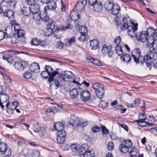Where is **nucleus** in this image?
I'll return each mask as SVG.
<instances>
[{"label":"nucleus","mask_w":157,"mask_h":157,"mask_svg":"<svg viewBox=\"0 0 157 157\" xmlns=\"http://www.w3.org/2000/svg\"><path fill=\"white\" fill-rule=\"evenodd\" d=\"M92 87L95 90H97L99 89V88L102 87V86L100 83L96 82L93 84Z\"/></svg>","instance_id":"nucleus-47"},{"label":"nucleus","mask_w":157,"mask_h":157,"mask_svg":"<svg viewBox=\"0 0 157 157\" xmlns=\"http://www.w3.org/2000/svg\"><path fill=\"white\" fill-rule=\"evenodd\" d=\"M64 45V44L62 42L59 41L57 42L56 46L58 48L61 49L63 48Z\"/></svg>","instance_id":"nucleus-50"},{"label":"nucleus","mask_w":157,"mask_h":157,"mask_svg":"<svg viewBox=\"0 0 157 157\" xmlns=\"http://www.w3.org/2000/svg\"><path fill=\"white\" fill-rule=\"evenodd\" d=\"M90 46L92 49H98L99 46V44L97 40L94 39L90 41Z\"/></svg>","instance_id":"nucleus-27"},{"label":"nucleus","mask_w":157,"mask_h":157,"mask_svg":"<svg viewBox=\"0 0 157 157\" xmlns=\"http://www.w3.org/2000/svg\"><path fill=\"white\" fill-rule=\"evenodd\" d=\"M130 151L128 152L130 154L131 157H136L137 156V149L134 147H132L130 150Z\"/></svg>","instance_id":"nucleus-34"},{"label":"nucleus","mask_w":157,"mask_h":157,"mask_svg":"<svg viewBox=\"0 0 157 157\" xmlns=\"http://www.w3.org/2000/svg\"><path fill=\"white\" fill-rule=\"evenodd\" d=\"M138 117L140 121L137 120L136 121L139 125L142 127H146V125H147L150 126L151 125V124L152 123L151 121H154L153 117H150V119H149V120L148 121V122L144 121L147 119V117L144 113H140Z\"/></svg>","instance_id":"nucleus-3"},{"label":"nucleus","mask_w":157,"mask_h":157,"mask_svg":"<svg viewBox=\"0 0 157 157\" xmlns=\"http://www.w3.org/2000/svg\"><path fill=\"white\" fill-rule=\"evenodd\" d=\"M136 38L138 41L144 42L148 40V36L147 32L143 31L137 34Z\"/></svg>","instance_id":"nucleus-11"},{"label":"nucleus","mask_w":157,"mask_h":157,"mask_svg":"<svg viewBox=\"0 0 157 157\" xmlns=\"http://www.w3.org/2000/svg\"><path fill=\"white\" fill-rule=\"evenodd\" d=\"M33 16V18L35 19L36 21H38L40 19V14L38 13H36L34 14H31Z\"/></svg>","instance_id":"nucleus-51"},{"label":"nucleus","mask_w":157,"mask_h":157,"mask_svg":"<svg viewBox=\"0 0 157 157\" xmlns=\"http://www.w3.org/2000/svg\"><path fill=\"white\" fill-rule=\"evenodd\" d=\"M25 33L23 30H19L17 32L16 35L18 38L20 39V38H23L25 35Z\"/></svg>","instance_id":"nucleus-36"},{"label":"nucleus","mask_w":157,"mask_h":157,"mask_svg":"<svg viewBox=\"0 0 157 157\" xmlns=\"http://www.w3.org/2000/svg\"><path fill=\"white\" fill-rule=\"evenodd\" d=\"M9 2H10V6L11 7H15L16 3V0H12L11 1L10 0Z\"/></svg>","instance_id":"nucleus-64"},{"label":"nucleus","mask_w":157,"mask_h":157,"mask_svg":"<svg viewBox=\"0 0 157 157\" xmlns=\"http://www.w3.org/2000/svg\"><path fill=\"white\" fill-rule=\"evenodd\" d=\"M64 125L63 123L61 122H56L54 124L53 127L55 129L57 130V132H62V131H64Z\"/></svg>","instance_id":"nucleus-21"},{"label":"nucleus","mask_w":157,"mask_h":157,"mask_svg":"<svg viewBox=\"0 0 157 157\" xmlns=\"http://www.w3.org/2000/svg\"><path fill=\"white\" fill-rule=\"evenodd\" d=\"M8 33H6V34L2 31H0V40H1L6 36L7 38H9L10 36H8L7 35Z\"/></svg>","instance_id":"nucleus-48"},{"label":"nucleus","mask_w":157,"mask_h":157,"mask_svg":"<svg viewBox=\"0 0 157 157\" xmlns=\"http://www.w3.org/2000/svg\"><path fill=\"white\" fill-rule=\"evenodd\" d=\"M31 14L38 13L39 11V6L37 4L32 5L30 7Z\"/></svg>","instance_id":"nucleus-31"},{"label":"nucleus","mask_w":157,"mask_h":157,"mask_svg":"<svg viewBox=\"0 0 157 157\" xmlns=\"http://www.w3.org/2000/svg\"><path fill=\"white\" fill-rule=\"evenodd\" d=\"M131 59V56L128 54H126L124 56L123 58V60L125 62L128 64L130 62Z\"/></svg>","instance_id":"nucleus-44"},{"label":"nucleus","mask_w":157,"mask_h":157,"mask_svg":"<svg viewBox=\"0 0 157 157\" xmlns=\"http://www.w3.org/2000/svg\"><path fill=\"white\" fill-rule=\"evenodd\" d=\"M59 78H61L65 81H67L71 78V76L67 74H60Z\"/></svg>","instance_id":"nucleus-38"},{"label":"nucleus","mask_w":157,"mask_h":157,"mask_svg":"<svg viewBox=\"0 0 157 157\" xmlns=\"http://www.w3.org/2000/svg\"><path fill=\"white\" fill-rule=\"evenodd\" d=\"M100 129V127L98 126H94L91 129L92 131L94 132H98Z\"/></svg>","instance_id":"nucleus-62"},{"label":"nucleus","mask_w":157,"mask_h":157,"mask_svg":"<svg viewBox=\"0 0 157 157\" xmlns=\"http://www.w3.org/2000/svg\"><path fill=\"white\" fill-rule=\"evenodd\" d=\"M21 11L24 16H27L29 14H31V9L29 7L24 6L22 9Z\"/></svg>","instance_id":"nucleus-30"},{"label":"nucleus","mask_w":157,"mask_h":157,"mask_svg":"<svg viewBox=\"0 0 157 157\" xmlns=\"http://www.w3.org/2000/svg\"><path fill=\"white\" fill-rule=\"evenodd\" d=\"M2 58L4 60H6L10 63H11L13 62V58L11 56L6 55L2 56Z\"/></svg>","instance_id":"nucleus-37"},{"label":"nucleus","mask_w":157,"mask_h":157,"mask_svg":"<svg viewBox=\"0 0 157 157\" xmlns=\"http://www.w3.org/2000/svg\"><path fill=\"white\" fill-rule=\"evenodd\" d=\"M114 147L113 143L112 142H109L108 144L107 148L109 150L112 151L113 150Z\"/></svg>","instance_id":"nucleus-54"},{"label":"nucleus","mask_w":157,"mask_h":157,"mask_svg":"<svg viewBox=\"0 0 157 157\" xmlns=\"http://www.w3.org/2000/svg\"><path fill=\"white\" fill-rule=\"evenodd\" d=\"M153 43V48L154 49H157V39L154 38L152 40Z\"/></svg>","instance_id":"nucleus-56"},{"label":"nucleus","mask_w":157,"mask_h":157,"mask_svg":"<svg viewBox=\"0 0 157 157\" xmlns=\"http://www.w3.org/2000/svg\"><path fill=\"white\" fill-rule=\"evenodd\" d=\"M157 56L156 51L155 49L153 48L147 52L145 56L144 62L146 64L147 66L150 67L151 66V59Z\"/></svg>","instance_id":"nucleus-5"},{"label":"nucleus","mask_w":157,"mask_h":157,"mask_svg":"<svg viewBox=\"0 0 157 157\" xmlns=\"http://www.w3.org/2000/svg\"><path fill=\"white\" fill-rule=\"evenodd\" d=\"M86 59L87 61L93 63L94 64L101 66V63L100 61L97 58H95L91 56H89L86 58Z\"/></svg>","instance_id":"nucleus-20"},{"label":"nucleus","mask_w":157,"mask_h":157,"mask_svg":"<svg viewBox=\"0 0 157 157\" xmlns=\"http://www.w3.org/2000/svg\"><path fill=\"white\" fill-rule=\"evenodd\" d=\"M33 131L36 132H39L41 129V127L40 124L37 123L35 124L33 126Z\"/></svg>","instance_id":"nucleus-41"},{"label":"nucleus","mask_w":157,"mask_h":157,"mask_svg":"<svg viewBox=\"0 0 157 157\" xmlns=\"http://www.w3.org/2000/svg\"><path fill=\"white\" fill-rule=\"evenodd\" d=\"M120 10V6L117 4H114L110 12L113 15L115 16L118 14Z\"/></svg>","instance_id":"nucleus-18"},{"label":"nucleus","mask_w":157,"mask_h":157,"mask_svg":"<svg viewBox=\"0 0 157 157\" xmlns=\"http://www.w3.org/2000/svg\"><path fill=\"white\" fill-rule=\"evenodd\" d=\"M12 108L14 109L16 108L18 106V103L17 101H14L12 103Z\"/></svg>","instance_id":"nucleus-61"},{"label":"nucleus","mask_w":157,"mask_h":157,"mask_svg":"<svg viewBox=\"0 0 157 157\" xmlns=\"http://www.w3.org/2000/svg\"><path fill=\"white\" fill-rule=\"evenodd\" d=\"M72 26L70 24H68L67 25L63 27L62 28V30H65L68 29H72Z\"/></svg>","instance_id":"nucleus-63"},{"label":"nucleus","mask_w":157,"mask_h":157,"mask_svg":"<svg viewBox=\"0 0 157 157\" xmlns=\"http://www.w3.org/2000/svg\"><path fill=\"white\" fill-rule=\"evenodd\" d=\"M101 128L103 134H107L109 133L108 130L106 128L105 126H101Z\"/></svg>","instance_id":"nucleus-60"},{"label":"nucleus","mask_w":157,"mask_h":157,"mask_svg":"<svg viewBox=\"0 0 157 157\" xmlns=\"http://www.w3.org/2000/svg\"><path fill=\"white\" fill-rule=\"evenodd\" d=\"M138 25L137 23H134L132 26H129L128 28L127 33L131 37H136L137 34L135 32L138 29Z\"/></svg>","instance_id":"nucleus-9"},{"label":"nucleus","mask_w":157,"mask_h":157,"mask_svg":"<svg viewBox=\"0 0 157 157\" xmlns=\"http://www.w3.org/2000/svg\"><path fill=\"white\" fill-rule=\"evenodd\" d=\"M53 81H54L55 84L57 87H60L61 86V85L59 84L60 82V80L57 78H55L54 79H53Z\"/></svg>","instance_id":"nucleus-58"},{"label":"nucleus","mask_w":157,"mask_h":157,"mask_svg":"<svg viewBox=\"0 0 157 157\" xmlns=\"http://www.w3.org/2000/svg\"><path fill=\"white\" fill-rule=\"evenodd\" d=\"M87 2L86 0H83L78 2L75 5L76 10L80 12L84 10Z\"/></svg>","instance_id":"nucleus-13"},{"label":"nucleus","mask_w":157,"mask_h":157,"mask_svg":"<svg viewBox=\"0 0 157 157\" xmlns=\"http://www.w3.org/2000/svg\"><path fill=\"white\" fill-rule=\"evenodd\" d=\"M40 153L37 150H35L33 152L32 156V157H39Z\"/></svg>","instance_id":"nucleus-52"},{"label":"nucleus","mask_w":157,"mask_h":157,"mask_svg":"<svg viewBox=\"0 0 157 157\" xmlns=\"http://www.w3.org/2000/svg\"><path fill=\"white\" fill-rule=\"evenodd\" d=\"M88 150V146L86 144H84L81 146H79L78 151V153L83 155L85 152Z\"/></svg>","instance_id":"nucleus-23"},{"label":"nucleus","mask_w":157,"mask_h":157,"mask_svg":"<svg viewBox=\"0 0 157 157\" xmlns=\"http://www.w3.org/2000/svg\"><path fill=\"white\" fill-rule=\"evenodd\" d=\"M126 18H123L121 17L120 18L116 17L114 20L115 25L120 26V28L122 31L125 30L129 26L128 25V22L127 21Z\"/></svg>","instance_id":"nucleus-2"},{"label":"nucleus","mask_w":157,"mask_h":157,"mask_svg":"<svg viewBox=\"0 0 157 157\" xmlns=\"http://www.w3.org/2000/svg\"><path fill=\"white\" fill-rule=\"evenodd\" d=\"M102 53L104 54H107L109 57H112L113 53V51L111 50V47L110 46H107L105 44L102 47L101 49Z\"/></svg>","instance_id":"nucleus-14"},{"label":"nucleus","mask_w":157,"mask_h":157,"mask_svg":"<svg viewBox=\"0 0 157 157\" xmlns=\"http://www.w3.org/2000/svg\"><path fill=\"white\" fill-rule=\"evenodd\" d=\"M45 71H43L41 73V76L44 78H47L48 77L49 78L48 81L50 83L53 81V78L58 74L57 70L54 71L52 68L49 66H46L45 67Z\"/></svg>","instance_id":"nucleus-1"},{"label":"nucleus","mask_w":157,"mask_h":157,"mask_svg":"<svg viewBox=\"0 0 157 157\" xmlns=\"http://www.w3.org/2000/svg\"><path fill=\"white\" fill-rule=\"evenodd\" d=\"M54 26V25L52 23L50 25V27L47 28L45 31V35L47 36H49L51 35L53 33V27Z\"/></svg>","instance_id":"nucleus-33"},{"label":"nucleus","mask_w":157,"mask_h":157,"mask_svg":"<svg viewBox=\"0 0 157 157\" xmlns=\"http://www.w3.org/2000/svg\"><path fill=\"white\" fill-rule=\"evenodd\" d=\"M32 72L30 71H27L24 72L23 74V77L27 79H30L32 76Z\"/></svg>","instance_id":"nucleus-39"},{"label":"nucleus","mask_w":157,"mask_h":157,"mask_svg":"<svg viewBox=\"0 0 157 157\" xmlns=\"http://www.w3.org/2000/svg\"><path fill=\"white\" fill-rule=\"evenodd\" d=\"M57 142L58 143L62 144L65 141L66 133L64 131L57 132Z\"/></svg>","instance_id":"nucleus-15"},{"label":"nucleus","mask_w":157,"mask_h":157,"mask_svg":"<svg viewBox=\"0 0 157 157\" xmlns=\"http://www.w3.org/2000/svg\"><path fill=\"white\" fill-rule=\"evenodd\" d=\"M79 147V146L74 144L71 146V150L73 151H78Z\"/></svg>","instance_id":"nucleus-49"},{"label":"nucleus","mask_w":157,"mask_h":157,"mask_svg":"<svg viewBox=\"0 0 157 157\" xmlns=\"http://www.w3.org/2000/svg\"><path fill=\"white\" fill-rule=\"evenodd\" d=\"M30 70L34 73H38L40 71V67L39 65L36 63H32L30 66Z\"/></svg>","instance_id":"nucleus-26"},{"label":"nucleus","mask_w":157,"mask_h":157,"mask_svg":"<svg viewBox=\"0 0 157 157\" xmlns=\"http://www.w3.org/2000/svg\"><path fill=\"white\" fill-rule=\"evenodd\" d=\"M40 40L37 38H35L32 40L31 43L35 45H37L39 44Z\"/></svg>","instance_id":"nucleus-57"},{"label":"nucleus","mask_w":157,"mask_h":157,"mask_svg":"<svg viewBox=\"0 0 157 157\" xmlns=\"http://www.w3.org/2000/svg\"><path fill=\"white\" fill-rule=\"evenodd\" d=\"M85 35V34H81V35L78 38L79 40L82 42L86 41Z\"/></svg>","instance_id":"nucleus-53"},{"label":"nucleus","mask_w":157,"mask_h":157,"mask_svg":"<svg viewBox=\"0 0 157 157\" xmlns=\"http://www.w3.org/2000/svg\"><path fill=\"white\" fill-rule=\"evenodd\" d=\"M46 10L44 9V10L41 11L40 12V18L43 21L48 22L49 20V17L47 15L46 12Z\"/></svg>","instance_id":"nucleus-19"},{"label":"nucleus","mask_w":157,"mask_h":157,"mask_svg":"<svg viewBox=\"0 0 157 157\" xmlns=\"http://www.w3.org/2000/svg\"><path fill=\"white\" fill-rule=\"evenodd\" d=\"M146 32L148 36H149L148 38H151V40H153L154 38L157 39V32L152 27L148 28Z\"/></svg>","instance_id":"nucleus-12"},{"label":"nucleus","mask_w":157,"mask_h":157,"mask_svg":"<svg viewBox=\"0 0 157 157\" xmlns=\"http://www.w3.org/2000/svg\"><path fill=\"white\" fill-rule=\"evenodd\" d=\"M132 55L134 62L138 63L139 62L143 63L144 61L145 56L140 55L141 52L139 49H135L132 52Z\"/></svg>","instance_id":"nucleus-6"},{"label":"nucleus","mask_w":157,"mask_h":157,"mask_svg":"<svg viewBox=\"0 0 157 157\" xmlns=\"http://www.w3.org/2000/svg\"><path fill=\"white\" fill-rule=\"evenodd\" d=\"M20 40V39L18 38L16 36L13 35L11 38L10 40L13 44H16L19 43Z\"/></svg>","instance_id":"nucleus-43"},{"label":"nucleus","mask_w":157,"mask_h":157,"mask_svg":"<svg viewBox=\"0 0 157 157\" xmlns=\"http://www.w3.org/2000/svg\"><path fill=\"white\" fill-rule=\"evenodd\" d=\"M70 18L74 21H76L79 18V15L77 12L74 10L72 11L70 14Z\"/></svg>","instance_id":"nucleus-28"},{"label":"nucleus","mask_w":157,"mask_h":157,"mask_svg":"<svg viewBox=\"0 0 157 157\" xmlns=\"http://www.w3.org/2000/svg\"><path fill=\"white\" fill-rule=\"evenodd\" d=\"M115 43L116 44L115 47V50L116 54L121 57L123 56L124 53H123L121 45L120 44L121 41V37L120 36H117L114 39Z\"/></svg>","instance_id":"nucleus-7"},{"label":"nucleus","mask_w":157,"mask_h":157,"mask_svg":"<svg viewBox=\"0 0 157 157\" xmlns=\"http://www.w3.org/2000/svg\"><path fill=\"white\" fill-rule=\"evenodd\" d=\"M83 156L84 157H94V153L92 150L87 151L84 154Z\"/></svg>","instance_id":"nucleus-35"},{"label":"nucleus","mask_w":157,"mask_h":157,"mask_svg":"<svg viewBox=\"0 0 157 157\" xmlns=\"http://www.w3.org/2000/svg\"><path fill=\"white\" fill-rule=\"evenodd\" d=\"M140 102L141 99L140 98H138L136 99L135 100H134L133 101V103L135 107L138 105L140 103Z\"/></svg>","instance_id":"nucleus-55"},{"label":"nucleus","mask_w":157,"mask_h":157,"mask_svg":"<svg viewBox=\"0 0 157 157\" xmlns=\"http://www.w3.org/2000/svg\"><path fill=\"white\" fill-rule=\"evenodd\" d=\"M14 66L17 70L21 71L28 66V63L25 61H17L15 63Z\"/></svg>","instance_id":"nucleus-10"},{"label":"nucleus","mask_w":157,"mask_h":157,"mask_svg":"<svg viewBox=\"0 0 157 157\" xmlns=\"http://www.w3.org/2000/svg\"><path fill=\"white\" fill-rule=\"evenodd\" d=\"M79 29L80 34H86V33H87V29L86 27L85 26H81Z\"/></svg>","instance_id":"nucleus-45"},{"label":"nucleus","mask_w":157,"mask_h":157,"mask_svg":"<svg viewBox=\"0 0 157 157\" xmlns=\"http://www.w3.org/2000/svg\"><path fill=\"white\" fill-rule=\"evenodd\" d=\"M69 94L71 98H75L78 95V92L76 88H74L70 91Z\"/></svg>","instance_id":"nucleus-32"},{"label":"nucleus","mask_w":157,"mask_h":157,"mask_svg":"<svg viewBox=\"0 0 157 157\" xmlns=\"http://www.w3.org/2000/svg\"><path fill=\"white\" fill-rule=\"evenodd\" d=\"M4 15L5 16L9 18H11L13 17L14 15L13 12L11 10H9L4 12Z\"/></svg>","instance_id":"nucleus-40"},{"label":"nucleus","mask_w":157,"mask_h":157,"mask_svg":"<svg viewBox=\"0 0 157 157\" xmlns=\"http://www.w3.org/2000/svg\"><path fill=\"white\" fill-rule=\"evenodd\" d=\"M146 44V47L147 49H150L152 47H153L152 40H151V38H148Z\"/></svg>","instance_id":"nucleus-42"},{"label":"nucleus","mask_w":157,"mask_h":157,"mask_svg":"<svg viewBox=\"0 0 157 157\" xmlns=\"http://www.w3.org/2000/svg\"><path fill=\"white\" fill-rule=\"evenodd\" d=\"M7 147V145L6 143H0V152L2 154H5V157H9L11 155V150Z\"/></svg>","instance_id":"nucleus-8"},{"label":"nucleus","mask_w":157,"mask_h":157,"mask_svg":"<svg viewBox=\"0 0 157 157\" xmlns=\"http://www.w3.org/2000/svg\"><path fill=\"white\" fill-rule=\"evenodd\" d=\"M95 91L97 96L99 99H101L104 96L105 91L103 87L99 88Z\"/></svg>","instance_id":"nucleus-24"},{"label":"nucleus","mask_w":157,"mask_h":157,"mask_svg":"<svg viewBox=\"0 0 157 157\" xmlns=\"http://www.w3.org/2000/svg\"><path fill=\"white\" fill-rule=\"evenodd\" d=\"M114 4L112 0H108L105 3L104 8L107 11H110Z\"/></svg>","instance_id":"nucleus-22"},{"label":"nucleus","mask_w":157,"mask_h":157,"mask_svg":"<svg viewBox=\"0 0 157 157\" xmlns=\"http://www.w3.org/2000/svg\"><path fill=\"white\" fill-rule=\"evenodd\" d=\"M6 87L3 86H0V95L4 96V94H6Z\"/></svg>","instance_id":"nucleus-46"},{"label":"nucleus","mask_w":157,"mask_h":157,"mask_svg":"<svg viewBox=\"0 0 157 157\" xmlns=\"http://www.w3.org/2000/svg\"><path fill=\"white\" fill-rule=\"evenodd\" d=\"M132 147V143L131 140H126L122 142L119 147L120 151L122 153H126L129 152Z\"/></svg>","instance_id":"nucleus-4"},{"label":"nucleus","mask_w":157,"mask_h":157,"mask_svg":"<svg viewBox=\"0 0 157 157\" xmlns=\"http://www.w3.org/2000/svg\"><path fill=\"white\" fill-rule=\"evenodd\" d=\"M69 124L74 127H79L81 126V123L79 119L76 117H74L71 118Z\"/></svg>","instance_id":"nucleus-17"},{"label":"nucleus","mask_w":157,"mask_h":157,"mask_svg":"<svg viewBox=\"0 0 157 157\" xmlns=\"http://www.w3.org/2000/svg\"><path fill=\"white\" fill-rule=\"evenodd\" d=\"M48 5L45 6L44 9L45 10H46L47 8H48L49 10H55L56 7V3L54 1H52L51 2H49L48 3Z\"/></svg>","instance_id":"nucleus-29"},{"label":"nucleus","mask_w":157,"mask_h":157,"mask_svg":"<svg viewBox=\"0 0 157 157\" xmlns=\"http://www.w3.org/2000/svg\"><path fill=\"white\" fill-rule=\"evenodd\" d=\"M81 98L84 101L89 100L90 98V92L87 90L83 91L80 94Z\"/></svg>","instance_id":"nucleus-16"},{"label":"nucleus","mask_w":157,"mask_h":157,"mask_svg":"<svg viewBox=\"0 0 157 157\" xmlns=\"http://www.w3.org/2000/svg\"><path fill=\"white\" fill-rule=\"evenodd\" d=\"M92 6H93V8L94 10L97 12L101 11L103 8V6L102 5L101 3L99 1L96 2Z\"/></svg>","instance_id":"nucleus-25"},{"label":"nucleus","mask_w":157,"mask_h":157,"mask_svg":"<svg viewBox=\"0 0 157 157\" xmlns=\"http://www.w3.org/2000/svg\"><path fill=\"white\" fill-rule=\"evenodd\" d=\"M2 75L5 80L6 81L8 82H10L11 79L8 76L6 75L5 74H2Z\"/></svg>","instance_id":"nucleus-59"}]
</instances>
